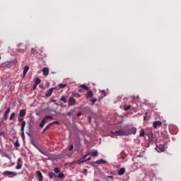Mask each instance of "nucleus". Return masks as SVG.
Returning <instances> with one entry per match:
<instances>
[{"mask_svg":"<svg viewBox=\"0 0 181 181\" xmlns=\"http://www.w3.org/2000/svg\"><path fill=\"white\" fill-rule=\"evenodd\" d=\"M81 115H83V113H81V112L77 113V117H81Z\"/></svg>","mask_w":181,"mask_h":181,"instance_id":"a19ab883","label":"nucleus"},{"mask_svg":"<svg viewBox=\"0 0 181 181\" xmlns=\"http://www.w3.org/2000/svg\"><path fill=\"white\" fill-rule=\"evenodd\" d=\"M166 143L160 144H159V146H156V149H159L160 152H165V150L166 149Z\"/></svg>","mask_w":181,"mask_h":181,"instance_id":"20e7f679","label":"nucleus"},{"mask_svg":"<svg viewBox=\"0 0 181 181\" xmlns=\"http://www.w3.org/2000/svg\"><path fill=\"white\" fill-rule=\"evenodd\" d=\"M21 160H22V159H21V158H18L17 163H21Z\"/></svg>","mask_w":181,"mask_h":181,"instance_id":"09e8293b","label":"nucleus"},{"mask_svg":"<svg viewBox=\"0 0 181 181\" xmlns=\"http://www.w3.org/2000/svg\"><path fill=\"white\" fill-rule=\"evenodd\" d=\"M112 177H113V176H111V175H108V176L107 177V179H112Z\"/></svg>","mask_w":181,"mask_h":181,"instance_id":"49530a36","label":"nucleus"},{"mask_svg":"<svg viewBox=\"0 0 181 181\" xmlns=\"http://www.w3.org/2000/svg\"><path fill=\"white\" fill-rule=\"evenodd\" d=\"M139 135H140V136H144V135H145V130L144 129H141Z\"/></svg>","mask_w":181,"mask_h":181,"instance_id":"473e14b6","label":"nucleus"},{"mask_svg":"<svg viewBox=\"0 0 181 181\" xmlns=\"http://www.w3.org/2000/svg\"><path fill=\"white\" fill-rule=\"evenodd\" d=\"M116 136H127V132L126 130H117L113 133Z\"/></svg>","mask_w":181,"mask_h":181,"instance_id":"7ed1b4c3","label":"nucleus"},{"mask_svg":"<svg viewBox=\"0 0 181 181\" xmlns=\"http://www.w3.org/2000/svg\"><path fill=\"white\" fill-rule=\"evenodd\" d=\"M18 121H19V122H22L23 121V119H22V118H18Z\"/></svg>","mask_w":181,"mask_h":181,"instance_id":"8fccbe9b","label":"nucleus"},{"mask_svg":"<svg viewBox=\"0 0 181 181\" xmlns=\"http://www.w3.org/2000/svg\"><path fill=\"white\" fill-rule=\"evenodd\" d=\"M21 132V137L23 139H25V132Z\"/></svg>","mask_w":181,"mask_h":181,"instance_id":"e433bc0d","label":"nucleus"},{"mask_svg":"<svg viewBox=\"0 0 181 181\" xmlns=\"http://www.w3.org/2000/svg\"><path fill=\"white\" fill-rule=\"evenodd\" d=\"M36 175L37 177V179L39 180V181H43V175L42 174V173L39 170H37L36 172Z\"/></svg>","mask_w":181,"mask_h":181,"instance_id":"6e6552de","label":"nucleus"},{"mask_svg":"<svg viewBox=\"0 0 181 181\" xmlns=\"http://www.w3.org/2000/svg\"><path fill=\"white\" fill-rule=\"evenodd\" d=\"M49 177L50 179H53V177H56V174L53 172L49 173Z\"/></svg>","mask_w":181,"mask_h":181,"instance_id":"393cba45","label":"nucleus"},{"mask_svg":"<svg viewBox=\"0 0 181 181\" xmlns=\"http://www.w3.org/2000/svg\"><path fill=\"white\" fill-rule=\"evenodd\" d=\"M3 64H4V67H7V69H11V62H5Z\"/></svg>","mask_w":181,"mask_h":181,"instance_id":"b1692460","label":"nucleus"},{"mask_svg":"<svg viewBox=\"0 0 181 181\" xmlns=\"http://www.w3.org/2000/svg\"><path fill=\"white\" fill-rule=\"evenodd\" d=\"M60 101H62V103H64V104H66V103H67V96L66 95H63L60 98Z\"/></svg>","mask_w":181,"mask_h":181,"instance_id":"6ab92c4d","label":"nucleus"},{"mask_svg":"<svg viewBox=\"0 0 181 181\" xmlns=\"http://www.w3.org/2000/svg\"><path fill=\"white\" fill-rule=\"evenodd\" d=\"M89 153L93 158H96L97 156H98V151L97 150H95L93 152H90Z\"/></svg>","mask_w":181,"mask_h":181,"instance_id":"4468645a","label":"nucleus"},{"mask_svg":"<svg viewBox=\"0 0 181 181\" xmlns=\"http://www.w3.org/2000/svg\"><path fill=\"white\" fill-rule=\"evenodd\" d=\"M124 173H125V168H120L119 170L118 171L119 176H122Z\"/></svg>","mask_w":181,"mask_h":181,"instance_id":"dca6fc26","label":"nucleus"},{"mask_svg":"<svg viewBox=\"0 0 181 181\" xmlns=\"http://www.w3.org/2000/svg\"><path fill=\"white\" fill-rule=\"evenodd\" d=\"M9 112H11V107H8L7 110L5 111L2 119H5V121H6L8 119V117H9Z\"/></svg>","mask_w":181,"mask_h":181,"instance_id":"39448f33","label":"nucleus"},{"mask_svg":"<svg viewBox=\"0 0 181 181\" xmlns=\"http://www.w3.org/2000/svg\"><path fill=\"white\" fill-rule=\"evenodd\" d=\"M76 163H77L78 165H81V163H83V161H82V160H81V158H80L79 160H78L76 161Z\"/></svg>","mask_w":181,"mask_h":181,"instance_id":"c9c22d12","label":"nucleus"},{"mask_svg":"<svg viewBox=\"0 0 181 181\" xmlns=\"http://www.w3.org/2000/svg\"><path fill=\"white\" fill-rule=\"evenodd\" d=\"M60 122L59 121H54L49 124V127H52V125H59Z\"/></svg>","mask_w":181,"mask_h":181,"instance_id":"4be33fe9","label":"nucleus"},{"mask_svg":"<svg viewBox=\"0 0 181 181\" xmlns=\"http://www.w3.org/2000/svg\"><path fill=\"white\" fill-rule=\"evenodd\" d=\"M88 156H90V153H88L85 154L84 156L81 158V159L82 160V161H83V163H84V162H87L86 158H87Z\"/></svg>","mask_w":181,"mask_h":181,"instance_id":"aec40b11","label":"nucleus"},{"mask_svg":"<svg viewBox=\"0 0 181 181\" xmlns=\"http://www.w3.org/2000/svg\"><path fill=\"white\" fill-rule=\"evenodd\" d=\"M40 81H41V80L37 77L35 80V83L37 84V86H39V84H40Z\"/></svg>","mask_w":181,"mask_h":181,"instance_id":"cd10ccee","label":"nucleus"},{"mask_svg":"<svg viewBox=\"0 0 181 181\" xmlns=\"http://www.w3.org/2000/svg\"><path fill=\"white\" fill-rule=\"evenodd\" d=\"M153 126L154 129H156V128H159L160 127H162V122L156 121L153 123Z\"/></svg>","mask_w":181,"mask_h":181,"instance_id":"423d86ee","label":"nucleus"},{"mask_svg":"<svg viewBox=\"0 0 181 181\" xmlns=\"http://www.w3.org/2000/svg\"><path fill=\"white\" fill-rule=\"evenodd\" d=\"M86 160H91V157H88V158L86 157Z\"/></svg>","mask_w":181,"mask_h":181,"instance_id":"3c124183","label":"nucleus"},{"mask_svg":"<svg viewBox=\"0 0 181 181\" xmlns=\"http://www.w3.org/2000/svg\"><path fill=\"white\" fill-rule=\"evenodd\" d=\"M49 128H50L49 124L47 125V126L45 127V128L43 129L42 134H45V132H46V131H47V129H49Z\"/></svg>","mask_w":181,"mask_h":181,"instance_id":"c756f323","label":"nucleus"},{"mask_svg":"<svg viewBox=\"0 0 181 181\" xmlns=\"http://www.w3.org/2000/svg\"><path fill=\"white\" fill-rule=\"evenodd\" d=\"M96 165H103V163H107L105 160L100 159L94 162Z\"/></svg>","mask_w":181,"mask_h":181,"instance_id":"f8f14e48","label":"nucleus"},{"mask_svg":"<svg viewBox=\"0 0 181 181\" xmlns=\"http://www.w3.org/2000/svg\"><path fill=\"white\" fill-rule=\"evenodd\" d=\"M54 90V88H49V90L47 91V93L45 95L46 97H50V95H52Z\"/></svg>","mask_w":181,"mask_h":181,"instance_id":"ddd939ff","label":"nucleus"},{"mask_svg":"<svg viewBox=\"0 0 181 181\" xmlns=\"http://www.w3.org/2000/svg\"><path fill=\"white\" fill-rule=\"evenodd\" d=\"M66 87V83H59L58 88L59 90L62 89V88H64Z\"/></svg>","mask_w":181,"mask_h":181,"instance_id":"a878e982","label":"nucleus"},{"mask_svg":"<svg viewBox=\"0 0 181 181\" xmlns=\"http://www.w3.org/2000/svg\"><path fill=\"white\" fill-rule=\"evenodd\" d=\"M5 156H6V158H8V159H11V156H9V155L6 154Z\"/></svg>","mask_w":181,"mask_h":181,"instance_id":"de8ad7c7","label":"nucleus"},{"mask_svg":"<svg viewBox=\"0 0 181 181\" xmlns=\"http://www.w3.org/2000/svg\"><path fill=\"white\" fill-rule=\"evenodd\" d=\"M31 144L33 146H35V148H36V149H37V151H39V152H40V153H42V155H46V153L43 152L42 149H40V148H39V146L36 145V144H35V141H33V140H31Z\"/></svg>","mask_w":181,"mask_h":181,"instance_id":"0eeeda50","label":"nucleus"},{"mask_svg":"<svg viewBox=\"0 0 181 181\" xmlns=\"http://www.w3.org/2000/svg\"><path fill=\"white\" fill-rule=\"evenodd\" d=\"M42 74L44 76H49V68L47 67H44L42 69Z\"/></svg>","mask_w":181,"mask_h":181,"instance_id":"9d476101","label":"nucleus"},{"mask_svg":"<svg viewBox=\"0 0 181 181\" xmlns=\"http://www.w3.org/2000/svg\"><path fill=\"white\" fill-rule=\"evenodd\" d=\"M15 118V112H12L11 116H10V121H12Z\"/></svg>","mask_w":181,"mask_h":181,"instance_id":"2f4dec72","label":"nucleus"},{"mask_svg":"<svg viewBox=\"0 0 181 181\" xmlns=\"http://www.w3.org/2000/svg\"><path fill=\"white\" fill-rule=\"evenodd\" d=\"M31 53H32V54H33V53H35V49L34 48L31 49Z\"/></svg>","mask_w":181,"mask_h":181,"instance_id":"c03bdc74","label":"nucleus"},{"mask_svg":"<svg viewBox=\"0 0 181 181\" xmlns=\"http://www.w3.org/2000/svg\"><path fill=\"white\" fill-rule=\"evenodd\" d=\"M103 93L104 97H105V91H103Z\"/></svg>","mask_w":181,"mask_h":181,"instance_id":"864d4df0","label":"nucleus"},{"mask_svg":"<svg viewBox=\"0 0 181 181\" xmlns=\"http://www.w3.org/2000/svg\"><path fill=\"white\" fill-rule=\"evenodd\" d=\"M28 71H29V66H25L24 67V70H23V76H26V73H28Z\"/></svg>","mask_w":181,"mask_h":181,"instance_id":"412c9836","label":"nucleus"},{"mask_svg":"<svg viewBox=\"0 0 181 181\" xmlns=\"http://www.w3.org/2000/svg\"><path fill=\"white\" fill-rule=\"evenodd\" d=\"M26 126V122L23 121L21 127V132H25V127Z\"/></svg>","mask_w":181,"mask_h":181,"instance_id":"f3484780","label":"nucleus"},{"mask_svg":"<svg viewBox=\"0 0 181 181\" xmlns=\"http://www.w3.org/2000/svg\"><path fill=\"white\" fill-rule=\"evenodd\" d=\"M69 105H76V99H74L73 97L69 98Z\"/></svg>","mask_w":181,"mask_h":181,"instance_id":"1a4fd4ad","label":"nucleus"},{"mask_svg":"<svg viewBox=\"0 0 181 181\" xmlns=\"http://www.w3.org/2000/svg\"><path fill=\"white\" fill-rule=\"evenodd\" d=\"M0 135H3L2 132L0 133Z\"/></svg>","mask_w":181,"mask_h":181,"instance_id":"5fc2aeb1","label":"nucleus"},{"mask_svg":"<svg viewBox=\"0 0 181 181\" xmlns=\"http://www.w3.org/2000/svg\"><path fill=\"white\" fill-rule=\"evenodd\" d=\"M73 149H74V146L71 145V146H69V151H72Z\"/></svg>","mask_w":181,"mask_h":181,"instance_id":"4c0bfd02","label":"nucleus"},{"mask_svg":"<svg viewBox=\"0 0 181 181\" xmlns=\"http://www.w3.org/2000/svg\"><path fill=\"white\" fill-rule=\"evenodd\" d=\"M93 91L89 90L86 93V98H91L93 97Z\"/></svg>","mask_w":181,"mask_h":181,"instance_id":"a211bd4d","label":"nucleus"},{"mask_svg":"<svg viewBox=\"0 0 181 181\" xmlns=\"http://www.w3.org/2000/svg\"><path fill=\"white\" fill-rule=\"evenodd\" d=\"M67 115H68L69 117H71V115H73V113H71V112H69L67 113Z\"/></svg>","mask_w":181,"mask_h":181,"instance_id":"79ce46f5","label":"nucleus"},{"mask_svg":"<svg viewBox=\"0 0 181 181\" xmlns=\"http://www.w3.org/2000/svg\"><path fill=\"white\" fill-rule=\"evenodd\" d=\"M65 176H64V174L62 173H59V175H58V178L59 179H64Z\"/></svg>","mask_w":181,"mask_h":181,"instance_id":"bb28decb","label":"nucleus"},{"mask_svg":"<svg viewBox=\"0 0 181 181\" xmlns=\"http://www.w3.org/2000/svg\"><path fill=\"white\" fill-rule=\"evenodd\" d=\"M22 46H23V45L22 43H21V44L18 45V48L20 49V50L22 49V48H21Z\"/></svg>","mask_w":181,"mask_h":181,"instance_id":"ea45409f","label":"nucleus"},{"mask_svg":"<svg viewBox=\"0 0 181 181\" xmlns=\"http://www.w3.org/2000/svg\"><path fill=\"white\" fill-rule=\"evenodd\" d=\"M54 171L55 172V173H59L60 172V168H54Z\"/></svg>","mask_w":181,"mask_h":181,"instance_id":"72a5a7b5","label":"nucleus"},{"mask_svg":"<svg viewBox=\"0 0 181 181\" xmlns=\"http://www.w3.org/2000/svg\"><path fill=\"white\" fill-rule=\"evenodd\" d=\"M96 102H97V99L93 98L92 100H91L92 105H94V104H95Z\"/></svg>","mask_w":181,"mask_h":181,"instance_id":"f704fd0d","label":"nucleus"},{"mask_svg":"<svg viewBox=\"0 0 181 181\" xmlns=\"http://www.w3.org/2000/svg\"><path fill=\"white\" fill-rule=\"evenodd\" d=\"M80 88H83V90H86V91H88V90H90V88H88V86H87L84 84L81 85Z\"/></svg>","mask_w":181,"mask_h":181,"instance_id":"5701e85b","label":"nucleus"},{"mask_svg":"<svg viewBox=\"0 0 181 181\" xmlns=\"http://www.w3.org/2000/svg\"><path fill=\"white\" fill-rule=\"evenodd\" d=\"M130 109H131V105L124 106V111H128V110H130Z\"/></svg>","mask_w":181,"mask_h":181,"instance_id":"c85d7f7f","label":"nucleus"},{"mask_svg":"<svg viewBox=\"0 0 181 181\" xmlns=\"http://www.w3.org/2000/svg\"><path fill=\"white\" fill-rule=\"evenodd\" d=\"M77 95H78V97H81L80 94H78V93H74L73 94L74 97H77Z\"/></svg>","mask_w":181,"mask_h":181,"instance_id":"58836bf2","label":"nucleus"},{"mask_svg":"<svg viewBox=\"0 0 181 181\" xmlns=\"http://www.w3.org/2000/svg\"><path fill=\"white\" fill-rule=\"evenodd\" d=\"M26 115V110H21L19 112V117H23Z\"/></svg>","mask_w":181,"mask_h":181,"instance_id":"2eb2a0df","label":"nucleus"},{"mask_svg":"<svg viewBox=\"0 0 181 181\" xmlns=\"http://www.w3.org/2000/svg\"><path fill=\"white\" fill-rule=\"evenodd\" d=\"M36 87H37V84L35 83L33 86V90H35L36 88Z\"/></svg>","mask_w":181,"mask_h":181,"instance_id":"a18cd8bd","label":"nucleus"},{"mask_svg":"<svg viewBox=\"0 0 181 181\" xmlns=\"http://www.w3.org/2000/svg\"><path fill=\"white\" fill-rule=\"evenodd\" d=\"M23 49H26V47H24V48Z\"/></svg>","mask_w":181,"mask_h":181,"instance_id":"6e6d98bb","label":"nucleus"},{"mask_svg":"<svg viewBox=\"0 0 181 181\" xmlns=\"http://www.w3.org/2000/svg\"><path fill=\"white\" fill-rule=\"evenodd\" d=\"M47 119H53V117L49 115L45 116L40 124V128H43L45 124H47Z\"/></svg>","mask_w":181,"mask_h":181,"instance_id":"f257e3e1","label":"nucleus"},{"mask_svg":"<svg viewBox=\"0 0 181 181\" xmlns=\"http://www.w3.org/2000/svg\"><path fill=\"white\" fill-rule=\"evenodd\" d=\"M4 175H6L7 176L12 175L13 176H16V175H18V173H15V172H11V171H5L4 173Z\"/></svg>","mask_w":181,"mask_h":181,"instance_id":"9b49d317","label":"nucleus"},{"mask_svg":"<svg viewBox=\"0 0 181 181\" xmlns=\"http://www.w3.org/2000/svg\"><path fill=\"white\" fill-rule=\"evenodd\" d=\"M125 131L127 136H128V135H135V134H136V127L127 128L125 129Z\"/></svg>","mask_w":181,"mask_h":181,"instance_id":"f03ea898","label":"nucleus"},{"mask_svg":"<svg viewBox=\"0 0 181 181\" xmlns=\"http://www.w3.org/2000/svg\"><path fill=\"white\" fill-rule=\"evenodd\" d=\"M16 169H17V170L22 169V165L21 164V163H17Z\"/></svg>","mask_w":181,"mask_h":181,"instance_id":"7c9ffc66","label":"nucleus"},{"mask_svg":"<svg viewBox=\"0 0 181 181\" xmlns=\"http://www.w3.org/2000/svg\"><path fill=\"white\" fill-rule=\"evenodd\" d=\"M89 122H91V117H88Z\"/></svg>","mask_w":181,"mask_h":181,"instance_id":"603ef678","label":"nucleus"},{"mask_svg":"<svg viewBox=\"0 0 181 181\" xmlns=\"http://www.w3.org/2000/svg\"><path fill=\"white\" fill-rule=\"evenodd\" d=\"M0 60H1V56H0Z\"/></svg>","mask_w":181,"mask_h":181,"instance_id":"4d7b16f0","label":"nucleus"},{"mask_svg":"<svg viewBox=\"0 0 181 181\" xmlns=\"http://www.w3.org/2000/svg\"><path fill=\"white\" fill-rule=\"evenodd\" d=\"M15 146H16V148H18V147L19 146V143H18V142H16V143H15Z\"/></svg>","mask_w":181,"mask_h":181,"instance_id":"37998d69","label":"nucleus"}]
</instances>
